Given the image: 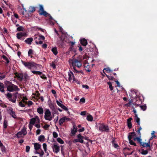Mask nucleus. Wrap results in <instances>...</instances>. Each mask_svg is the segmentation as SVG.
<instances>
[{
    "label": "nucleus",
    "mask_w": 157,
    "mask_h": 157,
    "mask_svg": "<svg viewBox=\"0 0 157 157\" xmlns=\"http://www.w3.org/2000/svg\"><path fill=\"white\" fill-rule=\"evenodd\" d=\"M6 85L7 86V90L8 91L13 92L18 91L20 90V89L17 86L14 85L11 82L9 81H6Z\"/></svg>",
    "instance_id": "f257e3e1"
},
{
    "label": "nucleus",
    "mask_w": 157,
    "mask_h": 157,
    "mask_svg": "<svg viewBox=\"0 0 157 157\" xmlns=\"http://www.w3.org/2000/svg\"><path fill=\"white\" fill-rule=\"evenodd\" d=\"M21 62L25 67H27L29 69H31L33 67H35L36 65V64L33 62H25L23 60H21Z\"/></svg>",
    "instance_id": "f03ea898"
},
{
    "label": "nucleus",
    "mask_w": 157,
    "mask_h": 157,
    "mask_svg": "<svg viewBox=\"0 0 157 157\" xmlns=\"http://www.w3.org/2000/svg\"><path fill=\"white\" fill-rule=\"evenodd\" d=\"M72 68L77 67L78 68H80L82 66V64L80 60L77 59H73L72 60Z\"/></svg>",
    "instance_id": "7ed1b4c3"
},
{
    "label": "nucleus",
    "mask_w": 157,
    "mask_h": 157,
    "mask_svg": "<svg viewBox=\"0 0 157 157\" xmlns=\"http://www.w3.org/2000/svg\"><path fill=\"white\" fill-rule=\"evenodd\" d=\"M100 131L101 132H109V129L108 126L104 124H101L99 127Z\"/></svg>",
    "instance_id": "20e7f679"
},
{
    "label": "nucleus",
    "mask_w": 157,
    "mask_h": 157,
    "mask_svg": "<svg viewBox=\"0 0 157 157\" xmlns=\"http://www.w3.org/2000/svg\"><path fill=\"white\" fill-rule=\"evenodd\" d=\"M44 118L46 120L50 121L52 119L51 113L49 109H47L44 113Z\"/></svg>",
    "instance_id": "39448f33"
},
{
    "label": "nucleus",
    "mask_w": 157,
    "mask_h": 157,
    "mask_svg": "<svg viewBox=\"0 0 157 157\" xmlns=\"http://www.w3.org/2000/svg\"><path fill=\"white\" fill-rule=\"evenodd\" d=\"M38 12L40 15H43L45 17H47L48 14V13L44 10L43 7L41 5H39V10Z\"/></svg>",
    "instance_id": "423d86ee"
},
{
    "label": "nucleus",
    "mask_w": 157,
    "mask_h": 157,
    "mask_svg": "<svg viewBox=\"0 0 157 157\" xmlns=\"http://www.w3.org/2000/svg\"><path fill=\"white\" fill-rule=\"evenodd\" d=\"M67 42L66 40H59L57 41V44L59 47L62 48L66 44Z\"/></svg>",
    "instance_id": "0eeeda50"
},
{
    "label": "nucleus",
    "mask_w": 157,
    "mask_h": 157,
    "mask_svg": "<svg viewBox=\"0 0 157 157\" xmlns=\"http://www.w3.org/2000/svg\"><path fill=\"white\" fill-rule=\"evenodd\" d=\"M77 137L78 138V139H75L73 140V142L75 143L79 142L81 143H82L83 142V139H84V137L83 136H82L80 134L78 135L77 136Z\"/></svg>",
    "instance_id": "6e6552de"
},
{
    "label": "nucleus",
    "mask_w": 157,
    "mask_h": 157,
    "mask_svg": "<svg viewBox=\"0 0 157 157\" xmlns=\"http://www.w3.org/2000/svg\"><path fill=\"white\" fill-rule=\"evenodd\" d=\"M70 120V119L69 118L66 117H63L60 119L59 121V124L60 125L62 124L63 122L65 121H68Z\"/></svg>",
    "instance_id": "1a4fd4ad"
},
{
    "label": "nucleus",
    "mask_w": 157,
    "mask_h": 157,
    "mask_svg": "<svg viewBox=\"0 0 157 157\" xmlns=\"http://www.w3.org/2000/svg\"><path fill=\"white\" fill-rule=\"evenodd\" d=\"M36 119L37 120V121L39 123L40 122V119L38 117H36V118H33L30 119V122H29L30 124L34 125L36 122Z\"/></svg>",
    "instance_id": "9d476101"
},
{
    "label": "nucleus",
    "mask_w": 157,
    "mask_h": 157,
    "mask_svg": "<svg viewBox=\"0 0 157 157\" xmlns=\"http://www.w3.org/2000/svg\"><path fill=\"white\" fill-rule=\"evenodd\" d=\"M9 113L13 118L14 119L17 118L16 115L15 114V112L13 111V109L12 108L9 109Z\"/></svg>",
    "instance_id": "9b49d317"
},
{
    "label": "nucleus",
    "mask_w": 157,
    "mask_h": 157,
    "mask_svg": "<svg viewBox=\"0 0 157 157\" xmlns=\"http://www.w3.org/2000/svg\"><path fill=\"white\" fill-rule=\"evenodd\" d=\"M15 75L20 81H22L23 79L24 75L23 73H16Z\"/></svg>",
    "instance_id": "f8f14e48"
},
{
    "label": "nucleus",
    "mask_w": 157,
    "mask_h": 157,
    "mask_svg": "<svg viewBox=\"0 0 157 157\" xmlns=\"http://www.w3.org/2000/svg\"><path fill=\"white\" fill-rule=\"evenodd\" d=\"M59 147L56 144H54L53 147V150L56 153H57L59 151Z\"/></svg>",
    "instance_id": "ddd939ff"
},
{
    "label": "nucleus",
    "mask_w": 157,
    "mask_h": 157,
    "mask_svg": "<svg viewBox=\"0 0 157 157\" xmlns=\"http://www.w3.org/2000/svg\"><path fill=\"white\" fill-rule=\"evenodd\" d=\"M77 127L75 125L73 126V128L71 129V132L73 136H74L75 135L77 131Z\"/></svg>",
    "instance_id": "4468645a"
},
{
    "label": "nucleus",
    "mask_w": 157,
    "mask_h": 157,
    "mask_svg": "<svg viewBox=\"0 0 157 157\" xmlns=\"http://www.w3.org/2000/svg\"><path fill=\"white\" fill-rule=\"evenodd\" d=\"M34 39H45L44 36L37 34L34 37Z\"/></svg>",
    "instance_id": "2eb2a0df"
},
{
    "label": "nucleus",
    "mask_w": 157,
    "mask_h": 157,
    "mask_svg": "<svg viewBox=\"0 0 157 157\" xmlns=\"http://www.w3.org/2000/svg\"><path fill=\"white\" fill-rule=\"evenodd\" d=\"M151 140V139H150L149 140V142L148 143H146L145 142H143L142 143L141 146H143V147H150V140Z\"/></svg>",
    "instance_id": "dca6fc26"
},
{
    "label": "nucleus",
    "mask_w": 157,
    "mask_h": 157,
    "mask_svg": "<svg viewBox=\"0 0 157 157\" xmlns=\"http://www.w3.org/2000/svg\"><path fill=\"white\" fill-rule=\"evenodd\" d=\"M17 35V38L18 39H20L22 37L25 36L26 35V33H18Z\"/></svg>",
    "instance_id": "f3484780"
},
{
    "label": "nucleus",
    "mask_w": 157,
    "mask_h": 157,
    "mask_svg": "<svg viewBox=\"0 0 157 157\" xmlns=\"http://www.w3.org/2000/svg\"><path fill=\"white\" fill-rule=\"evenodd\" d=\"M68 80L69 82H71L73 77H74V75L73 73L70 71L69 72H68Z\"/></svg>",
    "instance_id": "a211bd4d"
},
{
    "label": "nucleus",
    "mask_w": 157,
    "mask_h": 157,
    "mask_svg": "<svg viewBox=\"0 0 157 157\" xmlns=\"http://www.w3.org/2000/svg\"><path fill=\"white\" fill-rule=\"evenodd\" d=\"M132 119V118L130 117L127 120V125L129 129L131 128L132 127V124L131 121Z\"/></svg>",
    "instance_id": "6ab92c4d"
},
{
    "label": "nucleus",
    "mask_w": 157,
    "mask_h": 157,
    "mask_svg": "<svg viewBox=\"0 0 157 157\" xmlns=\"http://www.w3.org/2000/svg\"><path fill=\"white\" fill-rule=\"evenodd\" d=\"M34 147L36 151H37L40 148L41 145L39 143H35L34 144Z\"/></svg>",
    "instance_id": "aec40b11"
},
{
    "label": "nucleus",
    "mask_w": 157,
    "mask_h": 157,
    "mask_svg": "<svg viewBox=\"0 0 157 157\" xmlns=\"http://www.w3.org/2000/svg\"><path fill=\"white\" fill-rule=\"evenodd\" d=\"M35 7L33 6H31L29 7L28 11L29 13H30V14H31L35 12Z\"/></svg>",
    "instance_id": "412c9836"
},
{
    "label": "nucleus",
    "mask_w": 157,
    "mask_h": 157,
    "mask_svg": "<svg viewBox=\"0 0 157 157\" xmlns=\"http://www.w3.org/2000/svg\"><path fill=\"white\" fill-rule=\"evenodd\" d=\"M80 43L82 46H86L87 44V40H80Z\"/></svg>",
    "instance_id": "4be33fe9"
},
{
    "label": "nucleus",
    "mask_w": 157,
    "mask_h": 157,
    "mask_svg": "<svg viewBox=\"0 0 157 157\" xmlns=\"http://www.w3.org/2000/svg\"><path fill=\"white\" fill-rule=\"evenodd\" d=\"M37 112L39 114H42L44 113V110L42 107H40L37 108Z\"/></svg>",
    "instance_id": "5701e85b"
},
{
    "label": "nucleus",
    "mask_w": 157,
    "mask_h": 157,
    "mask_svg": "<svg viewBox=\"0 0 157 157\" xmlns=\"http://www.w3.org/2000/svg\"><path fill=\"white\" fill-rule=\"evenodd\" d=\"M52 51L53 52V54L55 55H56L58 53L57 49L56 47L53 48L52 49Z\"/></svg>",
    "instance_id": "b1692460"
},
{
    "label": "nucleus",
    "mask_w": 157,
    "mask_h": 157,
    "mask_svg": "<svg viewBox=\"0 0 157 157\" xmlns=\"http://www.w3.org/2000/svg\"><path fill=\"white\" fill-rule=\"evenodd\" d=\"M4 86L3 83L0 82V90L2 92L4 91Z\"/></svg>",
    "instance_id": "393cba45"
},
{
    "label": "nucleus",
    "mask_w": 157,
    "mask_h": 157,
    "mask_svg": "<svg viewBox=\"0 0 157 157\" xmlns=\"http://www.w3.org/2000/svg\"><path fill=\"white\" fill-rule=\"evenodd\" d=\"M32 72L34 74L36 75H41L43 74L42 72L38 71H32Z\"/></svg>",
    "instance_id": "a878e982"
},
{
    "label": "nucleus",
    "mask_w": 157,
    "mask_h": 157,
    "mask_svg": "<svg viewBox=\"0 0 157 157\" xmlns=\"http://www.w3.org/2000/svg\"><path fill=\"white\" fill-rule=\"evenodd\" d=\"M45 139V137L44 135L40 136L38 138L39 141L41 142H43L44 141Z\"/></svg>",
    "instance_id": "bb28decb"
},
{
    "label": "nucleus",
    "mask_w": 157,
    "mask_h": 157,
    "mask_svg": "<svg viewBox=\"0 0 157 157\" xmlns=\"http://www.w3.org/2000/svg\"><path fill=\"white\" fill-rule=\"evenodd\" d=\"M61 36L60 37V39H68V38H67V36L66 34H62V33H61Z\"/></svg>",
    "instance_id": "cd10ccee"
},
{
    "label": "nucleus",
    "mask_w": 157,
    "mask_h": 157,
    "mask_svg": "<svg viewBox=\"0 0 157 157\" xmlns=\"http://www.w3.org/2000/svg\"><path fill=\"white\" fill-rule=\"evenodd\" d=\"M29 56H30L31 58L33 57V56H31L33 54V51L32 49H29L28 52Z\"/></svg>",
    "instance_id": "c85d7f7f"
},
{
    "label": "nucleus",
    "mask_w": 157,
    "mask_h": 157,
    "mask_svg": "<svg viewBox=\"0 0 157 157\" xmlns=\"http://www.w3.org/2000/svg\"><path fill=\"white\" fill-rule=\"evenodd\" d=\"M141 153L143 155H145L148 154V151L147 150H144V149H141Z\"/></svg>",
    "instance_id": "c756f323"
},
{
    "label": "nucleus",
    "mask_w": 157,
    "mask_h": 157,
    "mask_svg": "<svg viewBox=\"0 0 157 157\" xmlns=\"http://www.w3.org/2000/svg\"><path fill=\"white\" fill-rule=\"evenodd\" d=\"M68 43L69 45H70V48L71 50H72L73 46L75 44V42L70 41L69 42H68Z\"/></svg>",
    "instance_id": "7c9ffc66"
},
{
    "label": "nucleus",
    "mask_w": 157,
    "mask_h": 157,
    "mask_svg": "<svg viewBox=\"0 0 157 157\" xmlns=\"http://www.w3.org/2000/svg\"><path fill=\"white\" fill-rule=\"evenodd\" d=\"M72 69L73 70V71L76 73L82 74L83 73V72L82 71H78L76 69V68H75V67L73 68Z\"/></svg>",
    "instance_id": "2f4dec72"
},
{
    "label": "nucleus",
    "mask_w": 157,
    "mask_h": 157,
    "mask_svg": "<svg viewBox=\"0 0 157 157\" xmlns=\"http://www.w3.org/2000/svg\"><path fill=\"white\" fill-rule=\"evenodd\" d=\"M2 57L4 60L6 61V63L7 64H8L9 62L10 61L8 58L5 55H3L2 56Z\"/></svg>",
    "instance_id": "473e14b6"
},
{
    "label": "nucleus",
    "mask_w": 157,
    "mask_h": 157,
    "mask_svg": "<svg viewBox=\"0 0 157 157\" xmlns=\"http://www.w3.org/2000/svg\"><path fill=\"white\" fill-rule=\"evenodd\" d=\"M86 119L88 121H92L93 120V117L91 115H90L87 116Z\"/></svg>",
    "instance_id": "72a5a7b5"
},
{
    "label": "nucleus",
    "mask_w": 157,
    "mask_h": 157,
    "mask_svg": "<svg viewBox=\"0 0 157 157\" xmlns=\"http://www.w3.org/2000/svg\"><path fill=\"white\" fill-rule=\"evenodd\" d=\"M135 120L136 122H140V119L138 117L136 114H135Z\"/></svg>",
    "instance_id": "f704fd0d"
},
{
    "label": "nucleus",
    "mask_w": 157,
    "mask_h": 157,
    "mask_svg": "<svg viewBox=\"0 0 157 157\" xmlns=\"http://www.w3.org/2000/svg\"><path fill=\"white\" fill-rule=\"evenodd\" d=\"M22 132V134L24 135H25L27 134V132L26 131V129L24 128L22 129L21 131Z\"/></svg>",
    "instance_id": "c9c22d12"
},
{
    "label": "nucleus",
    "mask_w": 157,
    "mask_h": 157,
    "mask_svg": "<svg viewBox=\"0 0 157 157\" xmlns=\"http://www.w3.org/2000/svg\"><path fill=\"white\" fill-rule=\"evenodd\" d=\"M104 70H106V71L108 72H112L113 71V70H111L109 67H106L105 68V69L103 70V73H104L105 74V73L104 71Z\"/></svg>",
    "instance_id": "e433bc0d"
},
{
    "label": "nucleus",
    "mask_w": 157,
    "mask_h": 157,
    "mask_svg": "<svg viewBox=\"0 0 157 157\" xmlns=\"http://www.w3.org/2000/svg\"><path fill=\"white\" fill-rule=\"evenodd\" d=\"M7 123V121L6 120H4L3 122V127L4 128L6 129L7 128L8 125Z\"/></svg>",
    "instance_id": "4c0bfd02"
},
{
    "label": "nucleus",
    "mask_w": 157,
    "mask_h": 157,
    "mask_svg": "<svg viewBox=\"0 0 157 157\" xmlns=\"http://www.w3.org/2000/svg\"><path fill=\"white\" fill-rule=\"evenodd\" d=\"M105 75L108 78V79L109 80H113L114 79H115L113 76L108 75L105 73Z\"/></svg>",
    "instance_id": "58836bf2"
},
{
    "label": "nucleus",
    "mask_w": 157,
    "mask_h": 157,
    "mask_svg": "<svg viewBox=\"0 0 157 157\" xmlns=\"http://www.w3.org/2000/svg\"><path fill=\"white\" fill-rule=\"evenodd\" d=\"M57 141L61 144H63L64 143L63 140L60 138H58L57 139Z\"/></svg>",
    "instance_id": "ea45409f"
},
{
    "label": "nucleus",
    "mask_w": 157,
    "mask_h": 157,
    "mask_svg": "<svg viewBox=\"0 0 157 157\" xmlns=\"http://www.w3.org/2000/svg\"><path fill=\"white\" fill-rule=\"evenodd\" d=\"M140 107L141 109L143 111L147 109V106L145 104L140 105Z\"/></svg>",
    "instance_id": "a19ab883"
},
{
    "label": "nucleus",
    "mask_w": 157,
    "mask_h": 157,
    "mask_svg": "<svg viewBox=\"0 0 157 157\" xmlns=\"http://www.w3.org/2000/svg\"><path fill=\"white\" fill-rule=\"evenodd\" d=\"M140 137H137V140L138 141V142L140 144V145L141 146L143 142H142L141 141L142 140L140 138Z\"/></svg>",
    "instance_id": "79ce46f5"
},
{
    "label": "nucleus",
    "mask_w": 157,
    "mask_h": 157,
    "mask_svg": "<svg viewBox=\"0 0 157 157\" xmlns=\"http://www.w3.org/2000/svg\"><path fill=\"white\" fill-rule=\"evenodd\" d=\"M33 40H25V42L28 44H31Z\"/></svg>",
    "instance_id": "37998d69"
},
{
    "label": "nucleus",
    "mask_w": 157,
    "mask_h": 157,
    "mask_svg": "<svg viewBox=\"0 0 157 157\" xmlns=\"http://www.w3.org/2000/svg\"><path fill=\"white\" fill-rule=\"evenodd\" d=\"M7 98L9 100V99H10L12 97V95L11 93H8L7 94H6Z\"/></svg>",
    "instance_id": "c03bdc74"
},
{
    "label": "nucleus",
    "mask_w": 157,
    "mask_h": 157,
    "mask_svg": "<svg viewBox=\"0 0 157 157\" xmlns=\"http://www.w3.org/2000/svg\"><path fill=\"white\" fill-rule=\"evenodd\" d=\"M33 94L35 96H36L37 97H39L40 95V94L38 91H36V93Z\"/></svg>",
    "instance_id": "a18cd8bd"
},
{
    "label": "nucleus",
    "mask_w": 157,
    "mask_h": 157,
    "mask_svg": "<svg viewBox=\"0 0 157 157\" xmlns=\"http://www.w3.org/2000/svg\"><path fill=\"white\" fill-rule=\"evenodd\" d=\"M84 66L85 68H87V69H89V68L90 67L89 65V63L87 62L85 63H84Z\"/></svg>",
    "instance_id": "49530a36"
},
{
    "label": "nucleus",
    "mask_w": 157,
    "mask_h": 157,
    "mask_svg": "<svg viewBox=\"0 0 157 157\" xmlns=\"http://www.w3.org/2000/svg\"><path fill=\"white\" fill-rule=\"evenodd\" d=\"M43 147L44 151L46 152L47 151V144L45 143H44L43 144Z\"/></svg>",
    "instance_id": "de8ad7c7"
},
{
    "label": "nucleus",
    "mask_w": 157,
    "mask_h": 157,
    "mask_svg": "<svg viewBox=\"0 0 157 157\" xmlns=\"http://www.w3.org/2000/svg\"><path fill=\"white\" fill-rule=\"evenodd\" d=\"M22 132L21 131L19 132L17 134L16 136L18 138H19L21 137V136L22 135Z\"/></svg>",
    "instance_id": "09e8293b"
},
{
    "label": "nucleus",
    "mask_w": 157,
    "mask_h": 157,
    "mask_svg": "<svg viewBox=\"0 0 157 157\" xmlns=\"http://www.w3.org/2000/svg\"><path fill=\"white\" fill-rule=\"evenodd\" d=\"M53 136L54 138H56L58 137V135L57 133L56 132H53Z\"/></svg>",
    "instance_id": "8fccbe9b"
},
{
    "label": "nucleus",
    "mask_w": 157,
    "mask_h": 157,
    "mask_svg": "<svg viewBox=\"0 0 157 157\" xmlns=\"http://www.w3.org/2000/svg\"><path fill=\"white\" fill-rule=\"evenodd\" d=\"M129 141V143L131 145H133L134 146H136V143L134 142L132 140H131Z\"/></svg>",
    "instance_id": "3c124183"
},
{
    "label": "nucleus",
    "mask_w": 157,
    "mask_h": 157,
    "mask_svg": "<svg viewBox=\"0 0 157 157\" xmlns=\"http://www.w3.org/2000/svg\"><path fill=\"white\" fill-rule=\"evenodd\" d=\"M128 134V138L129 141L132 140L131 139H132L133 136L131 134H129V133Z\"/></svg>",
    "instance_id": "603ef678"
},
{
    "label": "nucleus",
    "mask_w": 157,
    "mask_h": 157,
    "mask_svg": "<svg viewBox=\"0 0 157 157\" xmlns=\"http://www.w3.org/2000/svg\"><path fill=\"white\" fill-rule=\"evenodd\" d=\"M1 148V150L2 152H6V148L3 145V146L0 147Z\"/></svg>",
    "instance_id": "864d4df0"
},
{
    "label": "nucleus",
    "mask_w": 157,
    "mask_h": 157,
    "mask_svg": "<svg viewBox=\"0 0 157 157\" xmlns=\"http://www.w3.org/2000/svg\"><path fill=\"white\" fill-rule=\"evenodd\" d=\"M51 66L52 67V68L54 69H55L56 68V65H55V64L54 63V62H52V64L51 65Z\"/></svg>",
    "instance_id": "5fc2aeb1"
},
{
    "label": "nucleus",
    "mask_w": 157,
    "mask_h": 157,
    "mask_svg": "<svg viewBox=\"0 0 157 157\" xmlns=\"http://www.w3.org/2000/svg\"><path fill=\"white\" fill-rule=\"evenodd\" d=\"M61 108L66 111H68V109L63 104L62 106H61Z\"/></svg>",
    "instance_id": "6e6d98bb"
},
{
    "label": "nucleus",
    "mask_w": 157,
    "mask_h": 157,
    "mask_svg": "<svg viewBox=\"0 0 157 157\" xmlns=\"http://www.w3.org/2000/svg\"><path fill=\"white\" fill-rule=\"evenodd\" d=\"M0 105L1 107H3L4 108H6L7 107V105L4 104L3 103H0Z\"/></svg>",
    "instance_id": "4d7b16f0"
},
{
    "label": "nucleus",
    "mask_w": 157,
    "mask_h": 157,
    "mask_svg": "<svg viewBox=\"0 0 157 157\" xmlns=\"http://www.w3.org/2000/svg\"><path fill=\"white\" fill-rule=\"evenodd\" d=\"M19 105L21 107H24L25 106V105L22 103V101H21L19 102Z\"/></svg>",
    "instance_id": "13d9d810"
},
{
    "label": "nucleus",
    "mask_w": 157,
    "mask_h": 157,
    "mask_svg": "<svg viewBox=\"0 0 157 157\" xmlns=\"http://www.w3.org/2000/svg\"><path fill=\"white\" fill-rule=\"evenodd\" d=\"M41 75H40V77L44 79H45L47 78V77L44 74H42Z\"/></svg>",
    "instance_id": "bf43d9fd"
},
{
    "label": "nucleus",
    "mask_w": 157,
    "mask_h": 157,
    "mask_svg": "<svg viewBox=\"0 0 157 157\" xmlns=\"http://www.w3.org/2000/svg\"><path fill=\"white\" fill-rule=\"evenodd\" d=\"M49 125L46 124L43 126V128L45 129H47L49 127Z\"/></svg>",
    "instance_id": "052dcab7"
},
{
    "label": "nucleus",
    "mask_w": 157,
    "mask_h": 157,
    "mask_svg": "<svg viewBox=\"0 0 157 157\" xmlns=\"http://www.w3.org/2000/svg\"><path fill=\"white\" fill-rule=\"evenodd\" d=\"M30 147L29 146H27L26 147V151L27 152H28L29 151Z\"/></svg>",
    "instance_id": "680f3d73"
},
{
    "label": "nucleus",
    "mask_w": 157,
    "mask_h": 157,
    "mask_svg": "<svg viewBox=\"0 0 157 157\" xmlns=\"http://www.w3.org/2000/svg\"><path fill=\"white\" fill-rule=\"evenodd\" d=\"M23 28L22 26H19L17 28V30L18 31H21L23 30Z\"/></svg>",
    "instance_id": "e2e57ef3"
},
{
    "label": "nucleus",
    "mask_w": 157,
    "mask_h": 157,
    "mask_svg": "<svg viewBox=\"0 0 157 157\" xmlns=\"http://www.w3.org/2000/svg\"><path fill=\"white\" fill-rule=\"evenodd\" d=\"M50 107L51 109H52V110H54L55 109V106L52 104L50 105Z\"/></svg>",
    "instance_id": "0e129e2a"
},
{
    "label": "nucleus",
    "mask_w": 157,
    "mask_h": 157,
    "mask_svg": "<svg viewBox=\"0 0 157 157\" xmlns=\"http://www.w3.org/2000/svg\"><path fill=\"white\" fill-rule=\"evenodd\" d=\"M56 102L58 105H59L60 107H61V106H62L63 105V104L60 103L59 102L58 100H56Z\"/></svg>",
    "instance_id": "69168bd1"
},
{
    "label": "nucleus",
    "mask_w": 157,
    "mask_h": 157,
    "mask_svg": "<svg viewBox=\"0 0 157 157\" xmlns=\"http://www.w3.org/2000/svg\"><path fill=\"white\" fill-rule=\"evenodd\" d=\"M80 101L84 103L85 102V99L84 98H82L80 99Z\"/></svg>",
    "instance_id": "338daca9"
},
{
    "label": "nucleus",
    "mask_w": 157,
    "mask_h": 157,
    "mask_svg": "<svg viewBox=\"0 0 157 157\" xmlns=\"http://www.w3.org/2000/svg\"><path fill=\"white\" fill-rule=\"evenodd\" d=\"M33 104V103L32 101H28V105L29 106H30V105H32Z\"/></svg>",
    "instance_id": "774afa93"
}]
</instances>
